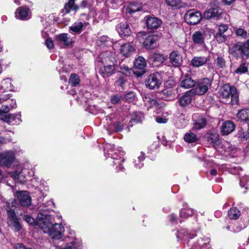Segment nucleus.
I'll return each instance as SVG.
<instances>
[{"instance_id":"f257e3e1","label":"nucleus","mask_w":249,"mask_h":249,"mask_svg":"<svg viewBox=\"0 0 249 249\" xmlns=\"http://www.w3.org/2000/svg\"><path fill=\"white\" fill-rule=\"evenodd\" d=\"M54 218L46 213H39L37 216V224L44 233H47L53 240L60 239L65 232L64 227L60 223L53 224Z\"/></svg>"},{"instance_id":"f03ea898","label":"nucleus","mask_w":249,"mask_h":249,"mask_svg":"<svg viewBox=\"0 0 249 249\" xmlns=\"http://www.w3.org/2000/svg\"><path fill=\"white\" fill-rule=\"evenodd\" d=\"M220 96L226 104H231L232 106H235L238 104V95L237 89L229 84H225L222 87Z\"/></svg>"},{"instance_id":"7ed1b4c3","label":"nucleus","mask_w":249,"mask_h":249,"mask_svg":"<svg viewBox=\"0 0 249 249\" xmlns=\"http://www.w3.org/2000/svg\"><path fill=\"white\" fill-rule=\"evenodd\" d=\"M62 241L65 244L64 246H56V249H82L83 245L81 240L74 236L65 237Z\"/></svg>"},{"instance_id":"20e7f679","label":"nucleus","mask_w":249,"mask_h":249,"mask_svg":"<svg viewBox=\"0 0 249 249\" xmlns=\"http://www.w3.org/2000/svg\"><path fill=\"white\" fill-rule=\"evenodd\" d=\"M161 74L157 72L148 75L145 80V86L150 89H158L162 83Z\"/></svg>"},{"instance_id":"39448f33","label":"nucleus","mask_w":249,"mask_h":249,"mask_svg":"<svg viewBox=\"0 0 249 249\" xmlns=\"http://www.w3.org/2000/svg\"><path fill=\"white\" fill-rule=\"evenodd\" d=\"M28 172V170L27 169L23 168L21 165H18L16 170L10 172V174L15 181L24 183L28 179L26 174Z\"/></svg>"},{"instance_id":"423d86ee","label":"nucleus","mask_w":249,"mask_h":249,"mask_svg":"<svg viewBox=\"0 0 249 249\" xmlns=\"http://www.w3.org/2000/svg\"><path fill=\"white\" fill-rule=\"evenodd\" d=\"M211 85V81L209 78H204L195 85L194 94L201 95L205 94Z\"/></svg>"},{"instance_id":"0eeeda50","label":"nucleus","mask_w":249,"mask_h":249,"mask_svg":"<svg viewBox=\"0 0 249 249\" xmlns=\"http://www.w3.org/2000/svg\"><path fill=\"white\" fill-rule=\"evenodd\" d=\"M15 152L13 150L7 151L0 155V165L9 167L15 161Z\"/></svg>"},{"instance_id":"6e6552de","label":"nucleus","mask_w":249,"mask_h":249,"mask_svg":"<svg viewBox=\"0 0 249 249\" xmlns=\"http://www.w3.org/2000/svg\"><path fill=\"white\" fill-rule=\"evenodd\" d=\"M202 18L200 12L194 9L188 10L185 14L184 18L186 22L190 24L195 25L198 23Z\"/></svg>"},{"instance_id":"1a4fd4ad","label":"nucleus","mask_w":249,"mask_h":249,"mask_svg":"<svg viewBox=\"0 0 249 249\" xmlns=\"http://www.w3.org/2000/svg\"><path fill=\"white\" fill-rule=\"evenodd\" d=\"M7 223L8 225L16 231H19L21 229V225L19 222L14 210L10 209L7 211Z\"/></svg>"},{"instance_id":"9d476101","label":"nucleus","mask_w":249,"mask_h":249,"mask_svg":"<svg viewBox=\"0 0 249 249\" xmlns=\"http://www.w3.org/2000/svg\"><path fill=\"white\" fill-rule=\"evenodd\" d=\"M217 30L214 35L216 41L219 43L224 42L227 39L228 36L225 34L229 28L226 24H220L217 26Z\"/></svg>"},{"instance_id":"9b49d317","label":"nucleus","mask_w":249,"mask_h":249,"mask_svg":"<svg viewBox=\"0 0 249 249\" xmlns=\"http://www.w3.org/2000/svg\"><path fill=\"white\" fill-rule=\"evenodd\" d=\"M234 49L239 53L243 59H247L249 57V39L243 43L236 44Z\"/></svg>"},{"instance_id":"f8f14e48","label":"nucleus","mask_w":249,"mask_h":249,"mask_svg":"<svg viewBox=\"0 0 249 249\" xmlns=\"http://www.w3.org/2000/svg\"><path fill=\"white\" fill-rule=\"evenodd\" d=\"M15 196L22 206H29L31 203V198L29 193L26 191H17Z\"/></svg>"},{"instance_id":"ddd939ff","label":"nucleus","mask_w":249,"mask_h":249,"mask_svg":"<svg viewBox=\"0 0 249 249\" xmlns=\"http://www.w3.org/2000/svg\"><path fill=\"white\" fill-rule=\"evenodd\" d=\"M31 12L29 8L26 7H19L15 12V17L20 20H27L31 18Z\"/></svg>"},{"instance_id":"4468645a","label":"nucleus","mask_w":249,"mask_h":249,"mask_svg":"<svg viewBox=\"0 0 249 249\" xmlns=\"http://www.w3.org/2000/svg\"><path fill=\"white\" fill-rule=\"evenodd\" d=\"M158 40V36L155 34H152L146 36L143 42V45L145 48L148 50H152L157 46V42Z\"/></svg>"},{"instance_id":"2eb2a0df","label":"nucleus","mask_w":249,"mask_h":249,"mask_svg":"<svg viewBox=\"0 0 249 249\" xmlns=\"http://www.w3.org/2000/svg\"><path fill=\"white\" fill-rule=\"evenodd\" d=\"M222 11L218 7L210 8L206 11L203 14L204 17L206 19L214 18L218 19L221 17Z\"/></svg>"},{"instance_id":"dca6fc26","label":"nucleus","mask_w":249,"mask_h":249,"mask_svg":"<svg viewBox=\"0 0 249 249\" xmlns=\"http://www.w3.org/2000/svg\"><path fill=\"white\" fill-rule=\"evenodd\" d=\"M235 124L231 121L224 122L220 127V133L223 136H227L233 131Z\"/></svg>"},{"instance_id":"f3484780","label":"nucleus","mask_w":249,"mask_h":249,"mask_svg":"<svg viewBox=\"0 0 249 249\" xmlns=\"http://www.w3.org/2000/svg\"><path fill=\"white\" fill-rule=\"evenodd\" d=\"M116 30L121 37L128 36L131 34L129 26L126 22H121L118 24Z\"/></svg>"},{"instance_id":"a211bd4d","label":"nucleus","mask_w":249,"mask_h":249,"mask_svg":"<svg viewBox=\"0 0 249 249\" xmlns=\"http://www.w3.org/2000/svg\"><path fill=\"white\" fill-rule=\"evenodd\" d=\"M14 91V87L12 84L11 79L5 78L0 83V93H2Z\"/></svg>"},{"instance_id":"6ab92c4d","label":"nucleus","mask_w":249,"mask_h":249,"mask_svg":"<svg viewBox=\"0 0 249 249\" xmlns=\"http://www.w3.org/2000/svg\"><path fill=\"white\" fill-rule=\"evenodd\" d=\"M209 60V57L204 56H195L191 60V65L194 67L198 68L205 65Z\"/></svg>"},{"instance_id":"aec40b11","label":"nucleus","mask_w":249,"mask_h":249,"mask_svg":"<svg viewBox=\"0 0 249 249\" xmlns=\"http://www.w3.org/2000/svg\"><path fill=\"white\" fill-rule=\"evenodd\" d=\"M145 18L147 26L149 29H157L162 23L160 19L156 17H148Z\"/></svg>"},{"instance_id":"412c9836","label":"nucleus","mask_w":249,"mask_h":249,"mask_svg":"<svg viewBox=\"0 0 249 249\" xmlns=\"http://www.w3.org/2000/svg\"><path fill=\"white\" fill-rule=\"evenodd\" d=\"M170 63L175 67L179 66L182 62V58L177 51L172 52L169 56Z\"/></svg>"},{"instance_id":"4be33fe9","label":"nucleus","mask_w":249,"mask_h":249,"mask_svg":"<svg viewBox=\"0 0 249 249\" xmlns=\"http://www.w3.org/2000/svg\"><path fill=\"white\" fill-rule=\"evenodd\" d=\"M194 95L193 90H191L187 91L179 99V105L182 107H185L190 104L192 100Z\"/></svg>"},{"instance_id":"5701e85b","label":"nucleus","mask_w":249,"mask_h":249,"mask_svg":"<svg viewBox=\"0 0 249 249\" xmlns=\"http://www.w3.org/2000/svg\"><path fill=\"white\" fill-rule=\"evenodd\" d=\"M194 234H189L187 231L184 229H180L177 231V238L178 241H184L188 243L189 239H193Z\"/></svg>"},{"instance_id":"b1692460","label":"nucleus","mask_w":249,"mask_h":249,"mask_svg":"<svg viewBox=\"0 0 249 249\" xmlns=\"http://www.w3.org/2000/svg\"><path fill=\"white\" fill-rule=\"evenodd\" d=\"M110 154L112 155V158L115 160L114 163V164L117 166V170L123 171L124 167L122 165V162H124V160L123 157V152L120 153V155L119 156V158H118L117 151L114 152L113 155L111 154Z\"/></svg>"},{"instance_id":"393cba45","label":"nucleus","mask_w":249,"mask_h":249,"mask_svg":"<svg viewBox=\"0 0 249 249\" xmlns=\"http://www.w3.org/2000/svg\"><path fill=\"white\" fill-rule=\"evenodd\" d=\"M135 51V48L129 43H126L121 46L120 53L125 56L129 57Z\"/></svg>"},{"instance_id":"a878e982","label":"nucleus","mask_w":249,"mask_h":249,"mask_svg":"<svg viewBox=\"0 0 249 249\" xmlns=\"http://www.w3.org/2000/svg\"><path fill=\"white\" fill-rule=\"evenodd\" d=\"M134 68L136 69L141 70L140 75L143 74L145 71H144L146 66V63L144 58L142 56H139L136 58L134 63Z\"/></svg>"},{"instance_id":"bb28decb","label":"nucleus","mask_w":249,"mask_h":249,"mask_svg":"<svg viewBox=\"0 0 249 249\" xmlns=\"http://www.w3.org/2000/svg\"><path fill=\"white\" fill-rule=\"evenodd\" d=\"M115 72L114 65L105 66L100 69V72L103 77H109Z\"/></svg>"},{"instance_id":"cd10ccee","label":"nucleus","mask_w":249,"mask_h":249,"mask_svg":"<svg viewBox=\"0 0 249 249\" xmlns=\"http://www.w3.org/2000/svg\"><path fill=\"white\" fill-rule=\"evenodd\" d=\"M56 38L58 41L63 43L65 46L70 45L72 43V39L66 33L59 34Z\"/></svg>"},{"instance_id":"c85d7f7f","label":"nucleus","mask_w":249,"mask_h":249,"mask_svg":"<svg viewBox=\"0 0 249 249\" xmlns=\"http://www.w3.org/2000/svg\"><path fill=\"white\" fill-rule=\"evenodd\" d=\"M86 25V22L84 23L81 22H75L70 27V32L75 34H79L82 32L83 27Z\"/></svg>"},{"instance_id":"c756f323","label":"nucleus","mask_w":249,"mask_h":249,"mask_svg":"<svg viewBox=\"0 0 249 249\" xmlns=\"http://www.w3.org/2000/svg\"><path fill=\"white\" fill-rule=\"evenodd\" d=\"M196 82L188 76H185L180 83L181 87L188 89L195 86Z\"/></svg>"},{"instance_id":"7c9ffc66","label":"nucleus","mask_w":249,"mask_h":249,"mask_svg":"<svg viewBox=\"0 0 249 249\" xmlns=\"http://www.w3.org/2000/svg\"><path fill=\"white\" fill-rule=\"evenodd\" d=\"M149 59L151 61L157 62V64L162 63L166 59L163 55L155 53H151L149 55Z\"/></svg>"},{"instance_id":"2f4dec72","label":"nucleus","mask_w":249,"mask_h":249,"mask_svg":"<svg viewBox=\"0 0 249 249\" xmlns=\"http://www.w3.org/2000/svg\"><path fill=\"white\" fill-rule=\"evenodd\" d=\"M192 39L195 44L202 45L204 43V34L200 31L195 32L193 35Z\"/></svg>"},{"instance_id":"473e14b6","label":"nucleus","mask_w":249,"mask_h":249,"mask_svg":"<svg viewBox=\"0 0 249 249\" xmlns=\"http://www.w3.org/2000/svg\"><path fill=\"white\" fill-rule=\"evenodd\" d=\"M75 0H69L68 2L65 4L63 12L65 14H68L71 10H76L78 6L74 3Z\"/></svg>"},{"instance_id":"72a5a7b5","label":"nucleus","mask_w":249,"mask_h":249,"mask_svg":"<svg viewBox=\"0 0 249 249\" xmlns=\"http://www.w3.org/2000/svg\"><path fill=\"white\" fill-rule=\"evenodd\" d=\"M184 139L188 143H194L198 141V138L196 134L190 131L185 134Z\"/></svg>"},{"instance_id":"f704fd0d","label":"nucleus","mask_w":249,"mask_h":249,"mask_svg":"<svg viewBox=\"0 0 249 249\" xmlns=\"http://www.w3.org/2000/svg\"><path fill=\"white\" fill-rule=\"evenodd\" d=\"M208 142L212 143L213 147H216L220 144L219 135L217 134H211L208 138Z\"/></svg>"},{"instance_id":"c9c22d12","label":"nucleus","mask_w":249,"mask_h":249,"mask_svg":"<svg viewBox=\"0 0 249 249\" xmlns=\"http://www.w3.org/2000/svg\"><path fill=\"white\" fill-rule=\"evenodd\" d=\"M237 117L242 121H249V108L240 110L237 113Z\"/></svg>"},{"instance_id":"e433bc0d","label":"nucleus","mask_w":249,"mask_h":249,"mask_svg":"<svg viewBox=\"0 0 249 249\" xmlns=\"http://www.w3.org/2000/svg\"><path fill=\"white\" fill-rule=\"evenodd\" d=\"M241 215L240 211L236 207L230 209L228 211V217L231 219H237Z\"/></svg>"},{"instance_id":"4c0bfd02","label":"nucleus","mask_w":249,"mask_h":249,"mask_svg":"<svg viewBox=\"0 0 249 249\" xmlns=\"http://www.w3.org/2000/svg\"><path fill=\"white\" fill-rule=\"evenodd\" d=\"M144 159V154L142 152H141L139 155L137 157V158L134 159V166L136 168L140 169L141 168L143 164L142 163V161Z\"/></svg>"},{"instance_id":"58836bf2","label":"nucleus","mask_w":249,"mask_h":249,"mask_svg":"<svg viewBox=\"0 0 249 249\" xmlns=\"http://www.w3.org/2000/svg\"><path fill=\"white\" fill-rule=\"evenodd\" d=\"M80 79L79 75L72 73L71 75L69 80V84L72 87H76L80 84Z\"/></svg>"},{"instance_id":"ea45409f","label":"nucleus","mask_w":249,"mask_h":249,"mask_svg":"<svg viewBox=\"0 0 249 249\" xmlns=\"http://www.w3.org/2000/svg\"><path fill=\"white\" fill-rule=\"evenodd\" d=\"M144 116L141 112H134L131 114V121L140 123L143 119Z\"/></svg>"},{"instance_id":"a19ab883","label":"nucleus","mask_w":249,"mask_h":249,"mask_svg":"<svg viewBox=\"0 0 249 249\" xmlns=\"http://www.w3.org/2000/svg\"><path fill=\"white\" fill-rule=\"evenodd\" d=\"M194 213V211L191 208L183 209L180 212V216L182 218H187Z\"/></svg>"},{"instance_id":"79ce46f5","label":"nucleus","mask_w":249,"mask_h":249,"mask_svg":"<svg viewBox=\"0 0 249 249\" xmlns=\"http://www.w3.org/2000/svg\"><path fill=\"white\" fill-rule=\"evenodd\" d=\"M141 9V6L140 4L137 3H131L128 8V12L130 14H132L137 11H140Z\"/></svg>"},{"instance_id":"37998d69","label":"nucleus","mask_w":249,"mask_h":249,"mask_svg":"<svg viewBox=\"0 0 249 249\" xmlns=\"http://www.w3.org/2000/svg\"><path fill=\"white\" fill-rule=\"evenodd\" d=\"M206 124V120L201 118L197 120L194 124V128L196 129H200L204 127Z\"/></svg>"},{"instance_id":"c03bdc74","label":"nucleus","mask_w":249,"mask_h":249,"mask_svg":"<svg viewBox=\"0 0 249 249\" xmlns=\"http://www.w3.org/2000/svg\"><path fill=\"white\" fill-rule=\"evenodd\" d=\"M235 34L237 36L240 37L243 39H245L248 36L247 31L241 28H236L235 29Z\"/></svg>"},{"instance_id":"a18cd8bd","label":"nucleus","mask_w":249,"mask_h":249,"mask_svg":"<svg viewBox=\"0 0 249 249\" xmlns=\"http://www.w3.org/2000/svg\"><path fill=\"white\" fill-rule=\"evenodd\" d=\"M119 72L128 76L131 74L133 71L131 69H129L127 66L124 65H122L120 66V70L119 71Z\"/></svg>"},{"instance_id":"49530a36","label":"nucleus","mask_w":249,"mask_h":249,"mask_svg":"<svg viewBox=\"0 0 249 249\" xmlns=\"http://www.w3.org/2000/svg\"><path fill=\"white\" fill-rule=\"evenodd\" d=\"M20 116L19 115H11L9 118H6L5 120L9 124L13 123V124L18 123L20 120Z\"/></svg>"},{"instance_id":"de8ad7c7","label":"nucleus","mask_w":249,"mask_h":249,"mask_svg":"<svg viewBox=\"0 0 249 249\" xmlns=\"http://www.w3.org/2000/svg\"><path fill=\"white\" fill-rule=\"evenodd\" d=\"M210 240L207 237H203L198 240L197 241V247L199 248H202L207 247L209 244Z\"/></svg>"},{"instance_id":"09e8293b","label":"nucleus","mask_w":249,"mask_h":249,"mask_svg":"<svg viewBox=\"0 0 249 249\" xmlns=\"http://www.w3.org/2000/svg\"><path fill=\"white\" fill-rule=\"evenodd\" d=\"M215 63L218 68H224L225 67V61L222 57L218 56L215 60Z\"/></svg>"},{"instance_id":"8fccbe9b","label":"nucleus","mask_w":249,"mask_h":249,"mask_svg":"<svg viewBox=\"0 0 249 249\" xmlns=\"http://www.w3.org/2000/svg\"><path fill=\"white\" fill-rule=\"evenodd\" d=\"M248 71V68L244 63L241 64L239 67L236 69L235 72L238 74H243Z\"/></svg>"},{"instance_id":"3c124183","label":"nucleus","mask_w":249,"mask_h":249,"mask_svg":"<svg viewBox=\"0 0 249 249\" xmlns=\"http://www.w3.org/2000/svg\"><path fill=\"white\" fill-rule=\"evenodd\" d=\"M240 183L241 187H245L246 189L249 188V176L241 178Z\"/></svg>"},{"instance_id":"603ef678","label":"nucleus","mask_w":249,"mask_h":249,"mask_svg":"<svg viewBox=\"0 0 249 249\" xmlns=\"http://www.w3.org/2000/svg\"><path fill=\"white\" fill-rule=\"evenodd\" d=\"M220 147H221L225 152H229L231 151V148L233 147V146H232L229 142H223L221 143Z\"/></svg>"},{"instance_id":"864d4df0","label":"nucleus","mask_w":249,"mask_h":249,"mask_svg":"<svg viewBox=\"0 0 249 249\" xmlns=\"http://www.w3.org/2000/svg\"><path fill=\"white\" fill-rule=\"evenodd\" d=\"M145 105L152 107L156 105L157 102L155 99H151L149 96H146L144 99Z\"/></svg>"},{"instance_id":"5fc2aeb1","label":"nucleus","mask_w":249,"mask_h":249,"mask_svg":"<svg viewBox=\"0 0 249 249\" xmlns=\"http://www.w3.org/2000/svg\"><path fill=\"white\" fill-rule=\"evenodd\" d=\"M113 129H112L111 127L109 128V132L111 131H120L123 129V125L120 123H117L113 124Z\"/></svg>"},{"instance_id":"6e6d98bb","label":"nucleus","mask_w":249,"mask_h":249,"mask_svg":"<svg viewBox=\"0 0 249 249\" xmlns=\"http://www.w3.org/2000/svg\"><path fill=\"white\" fill-rule=\"evenodd\" d=\"M181 0H166V3L173 7H177L181 2Z\"/></svg>"},{"instance_id":"4d7b16f0","label":"nucleus","mask_w":249,"mask_h":249,"mask_svg":"<svg viewBox=\"0 0 249 249\" xmlns=\"http://www.w3.org/2000/svg\"><path fill=\"white\" fill-rule=\"evenodd\" d=\"M24 219L30 225H36L38 226L36 222L37 218L36 219V220H35L33 217H32L30 215H26L24 216Z\"/></svg>"},{"instance_id":"13d9d810","label":"nucleus","mask_w":249,"mask_h":249,"mask_svg":"<svg viewBox=\"0 0 249 249\" xmlns=\"http://www.w3.org/2000/svg\"><path fill=\"white\" fill-rule=\"evenodd\" d=\"M122 99L120 95H113L111 97L110 101L112 104H115L119 103Z\"/></svg>"},{"instance_id":"bf43d9fd","label":"nucleus","mask_w":249,"mask_h":249,"mask_svg":"<svg viewBox=\"0 0 249 249\" xmlns=\"http://www.w3.org/2000/svg\"><path fill=\"white\" fill-rule=\"evenodd\" d=\"M135 97L134 93L133 92H130L129 93H126L124 96V99L126 101L128 102H132Z\"/></svg>"},{"instance_id":"052dcab7","label":"nucleus","mask_w":249,"mask_h":249,"mask_svg":"<svg viewBox=\"0 0 249 249\" xmlns=\"http://www.w3.org/2000/svg\"><path fill=\"white\" fill-rule=\"evenodd\" d=\"M126 79L124 77H119L118 79L115 82V85L117 86L123 87L125 85Z\"/></svg>"},{"instance_id":"680f3d73","label":"nucleus","mask_w":249,"mask_h":249,"mask_svg":"<svg viewBox=\"0 0 249 249\" xmlns=\"http://www.w3.org/2000/svg\"><path fill=\"white\" fill-rule=\"evenodd\" d=\"M168 119L164 116H159L156 118V121L159 124H165L167 122Z\"/></svg>"},{"instance_id":"e2e57ef3","label":"nucleus","mask_w":249,"mask_h":249,"mask_svg":"<svg viewBox=\"0 0 249 249\" xmlns=\"http://www.w3.org/2000/svg\"><path fill=\"white\" fill-rule=\"evenodd\" d=\"M46 45L47 48L49 49H52L53 47V42L51 38H48L46 40Z\"/></svg>"},{"instance_id":"0e129e2a","label":"nucleus","mask_w":249,"mask_h":249,"mask_svg":"<svg viewBox=\"0 0 249 249\" xmlns=\"http://www.w3.org/2000/svg\"><path fill=\"white\" fill-rule=\"evenodd\" d=\"M241 137L243 139L247 140L249 139V132L248 131V129L243 131L241 134Z\"/></svg>"},{"instance_id":"69168bd1","label":"nucleus","mask_w":249,"mask_h":249,"mask_svg":"<svg viewBox=\"0 0 249 249\" xmlns=\"http://www.w3.org/2000/svg\"><path fill=\"white\" fill-rule=\"evenodd\" d=\"M15 249H31V248H27L21 244H17L15 245Z\"/></svg>"},{"instance_id":"338daca9","label":"nucleus","mask_w":249,"mask_h":249,"mask_svg":"<svg viewBox=\"0 0 249 249\" xmlns=\"http://www.w3.org/2000/svg\"><path fill=\"white\" fill-rule=\"evenodd\" d=\"M10 97H11L10 94H6L2 96L1 97H0L1 98V102L4 101L8 100V99L10 98Z\"/></svg>"},{"instance_id":"774afa93","label":"nucleus","mask_w":249,"mask_h":249,"mask_svg":"<svg viewBox=\"0 0 249 249\" xmlns=\"http://www.w3.org/2000/svg\"><path fill=\"white\" fill-rule=\"evenodd\" d=\"M177 216L174 214H172L169 216V220L171 222H175L177 221Z\"/></svg>"}]
</instances>
